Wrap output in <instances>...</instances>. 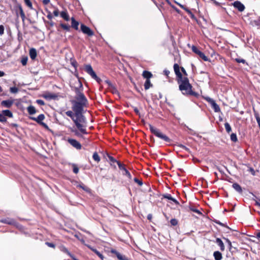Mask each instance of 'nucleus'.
Wrapping results in <instances>:
<instances>
[{"label": "nucleus", "mask_w": 260, "mask_h": 260, "mask_svg": "<svg viewBox=\"0 0 260 260\" xmlns=\"http://www.w3.org/2000/svg\"><path fill=\"white\" fill-rule=\"evenodd\" d=\"M46 244L49 247H52V248H54L55 247V245L54 244H53L52 243H49V242H46Z\"/></svg>", "instance_id": "nucleus-50"}, {"label": "nucleus", "mask_w": 260, "mask_h": 260, "mask_svg": "<svg viewBox=\"0 0 260 260\" xmlns=\"http://www.w3.org/2000/svg\"><path fill=\"white\" fill-rule=\"evenodd\" d=\"M117 165L119 167V168L124 172L123 174L127 176L129 179H131L132 176L129 172L125 168L124 165L120 162H117Z\"/></svg>", "instance_id": "nucleus-9"}, {"label": "nucleus", "mask_w": 260, "mask_h": 260, "mask_svg": "<svg viewBox=\"0 0 260 260\" xmlns=\"http://www.w3.org/2000/svg\"><path fill=\"white\" fill-rule=\"evenodd\" d=\"M106 83L108 84V88L112 93L118 94V90L110 81H106Z\"/></svg>", "instance_id": "nucleus-12"}, {"label": "nucleus", "mask_w": 260, "mask_h": 260, "mask_svg": "<svg viewBox=\"0 0 260 260\" xmlns=\"http://www.w3.org/2000/svg\"><path fill=\"white\" fill-rule=\"evenodd\" d=\"M216 243L220 247V250L223 251L224 249V245L221 240L219 238H216Z\"/></svg>", "instance_id": "nucleus-19"}, {"label": "nucleus", "mask_w": 260, "mask_h": 260, "mask_svg": "<svg viewBox=\"0 0 260 260\" xmlns=\"http://www.w3.org/2000/svg\"><path fill=\"white\" fill-rule=\"evenodd\" d=\"M76 99L77 101L76 102H78L79 103L86 104L87 103V100L85 98L84 94L80 92L77 94V96L76 97Z\"/></svg>", "instance_id": "nucleus-7"}, {"label": "nucleus", "mask_w": 260, "mask_h": 260, "mask_svg": "<svg viewBox=\"0 0 260 260\" xmlns=\"http://www.w3.org/2000/svg\"><path fill=\"white\" fill-rule=\"evenodd\" d=\"M14 100L9 99L8 100L3 101L1 102V105L6 108H10L14 104Z\"/></svg>", "instance_id": "nucleus-11"}, {"label": "nucleus", "mask_w": 260, "mask_h": 260, "mask_svg": "<svg viewBox=\"0 0 260 260\" xmlns=\"http://www.w3.org/2000/svg\"><path fill=\"white\" fill-rule=\"evenodd\" d=\"M236 61L238 63H245V60L242 58H236Z\"/></svg>", "instance_id": "nucleus-45"}, {"label": "nucleus", "mask_w": 260, "mask_h": 260, "mask_svg": "<svg viewBox=\"0 0 260 260\" xmlns=\"http://www.w3.org/2000/svg\"><path fill=\"white\" fill-rule=\"evenodd\" d=\"M179 147L187 151H189V149L187 147H186L185 146H183L182 145H180Z\"/></svg>", "instance_id": "nucleus-51"}, {"label": "nucleus", "mask_w": 260, "mask_h": 260, "mask_svg": "<svg viewBox=\"0 0 260 260\" xmlns=\"http://www.w3.org/2000/svg\"><path fill=\"white\" fill-rule=\"evenodd\" d=\"M27 59L26 58H23L21 60V63L23 66H25L27 63Z\"/></svg>", "instance_id": "nucleus-49"}, {"label": "nucleus", "mask_w": 260, "mask_h": 260, "mask_svg": "<svg viewBox=\"0 0 260 260\" xmlns=\"http://www.w3.org/2000/svg\"><path fill=\"white\" fill-rule=\"evenodd\" d=\"M92 157H93V159L97 161V162H99L101 160L100 159V157L99 156V155H98V154L97 153V152H95L93 154V156H92Z\"/></svg>", "instance_id": "nucleus-33"}, {"label": "nucleus", "mask_w": 260, "mask_h": 260, "mask_svg": "<svg viewBox=\"0 0 260 260\" xmlns=\"http://www.w3.org/2000/svg\"><path fill=\"white\" fill-rule=\"evenodd\" d=\"M53 14L54 15V16H58V15H59V11L58 10H55L54 12H53Z\"/></svg>", "instance_id": "nucleus-52"}, {"label": "nucleus", "mask_w": 260, "mask_h": 260, "mask_svg": "<svg viewBox=\"0 0 260 260\" xmlns=\"http://www.w3.org/2000/svg\"><path fill=\"white\" fill-rule=\"evenodd\" d=\"M233 6L239 11L242 12L245 9V6L239 1H236L233 3Z\"/></svg>", "instance_id": "nucleus-13"}, {"label": "nucleus", "mask_w": 260, "mask_h": 260, "mask_svg": "<svg viewBox=\"0 0 260 260\" xmlns=\"http://www.w3.org/2000/svg\"><path fill=\"white\" fill-rule=\"evenodd\" d=\"M7 121V118L4 116L3 113H0V121L1 122H6Z\"/></svg>", "instance_id": "nucleus-37"}, {"label": "nucleus", "mask_w": 260, "mask_h": 260, "mask_svg": "<svg viewBox=\"0 0 260 260\" xmlns=\"http://www.w3.org/2000/svg\"><path fill=\"white\" fill-rule=\"evenodd\" d=\"M231 139L233 142H236L237 141V138L236 135L235 134H232L231 135Z\"/></svg>", "instance_id": "nucleus-39"}, {"label": "nucleus", "mask_w": 260, "mask_h": 260, "mask_svg": "<svg viewBox=\"0 0 260 260\" xmlns=\"http://www.w3.org/2000/svg\"><path fill=\"white\" fill-rule=\"evenodd\" d=\"M191 49L193 52L199 55V56L205 61H208V57L201 51H200L196 46H192Z\"/></svg>", "instance_id": "nucleus-6"}, {"label": "nucleus", "mask_w": 260, "mask_h": 260, "mask_svg": "<svg viewBox=\"0 0 260 260\" xmlns=\"http://www.w3.org/2000/svg\"><path fill=\"white\" fill-rule=\"evenodd\" d=\"M5 75L4 72L0 71V77H3Z\"/></svg>", "instance_id": "nucleus-59"}, {"label": "nucleus", "mask_w": 260, "mask_h": 260, "mask_svg": "<svg viewBox=\"0 0 260 260\" xmlns=\"http://www.w3.org/2000/svg\"><path fill=\"white\" fill-rule=\"evenodd\" d=\"M225 128L228 133H230L232 131L231 127L230 125L228 123H225L224 124Z\"/></svg>", "instance_id": "nucleus-35"}, {"label": "nucleus", "mask_w": 260, "mask_h": 260, "mask_svg": "<svg viewBox=\"0 0 260 260\" xmlns=\"http://www.w3.org/2000/svg\"><path fill=\"white\" fill-rule=\"evenodd\" d=\"M81 29L84 34H86L89 36H92L93 35V31H92L88 27L84 25V24H81Z\"/></svg>", "instance_id": "nucleus-8"}, {"label": "nucleus", "mask_w": 260, "mask_h": 260, "mask_svg": "<svg viewBox=\"0 0 260 260\" xmlns=\"http://www.w3.org/2000/svg\"><path fill=\"white\" fill-rule=\"evenodd\" d=\"M257 237L258 238H260V233H258L257 234Z\"/></svg>", "instance_id": "nucleus-62"}, {"label": "nucleus", "mask_w": 260, "mask_h": 260, "mask_svg": "<svg viewBox=\"0 0 260 260\" xmlns=\"http://www.w3.org/2000/svg\"><path fill=\"white\" fill-rule=\"evenodd\" d=\"M92 250L99 256V257L101 259H103L104 258V256H103V255L100 252H99L98 251H97L95 249H92Z\"/></svg>", "instance_id": "nucleus-40"}, {"label": "nucleus", "mask_w": 260, "mask_h": 260, "mask_svg": "<svg viewBox=\"0 0 260 260\" xmlns=\"http://www.w3.org/2000/svg\"><path fill=\"white\" fill-rule=\"evenodd\" d=\"M152 86L150 83V80H146L144 84V87L146 90L148 89L150 87Z\"/></svg>", "instance_id": "nucleus-32"}, {"label": "nucleus", "mask_w": 260, "mask_h": 260, "mask_svg": "<svg viewBox=\"0 0 260 260\" xmlns=\"http://www.w3.org/2000/svg\"><path fill=\"white\" fill-rule=\"evenodd\" d=\"M29 55L32 59L36 58L37 56V51L34 48H31L29 50Z\"/></svg>", "instance_id": "nucleus-17"}, {"label": "nucleus", "mask_w": 260, "mask_h": 260, "mask_svg": "<svg viewBox=\"0 0 260 260\" xmlns=\"http://www.w3.org/2000/svg\"><path fill=\"white\" fill-rule=\"evenodd\" d=\"M248 171H249V172H250L251 173V174L253 176L255 175V173L256 172L254 171V170L253 169H252V168H250L249 169H248Z\"/></svg>", "instance_id": "nucleus-46"}, {"label": "nucleus", "mask_w": 260, "mask_h": 260, "mask_svg": "<svg viewBox=\"0 0 260 260\" xmlns=\"http://www.w3.org/2000/svg\"><path fill=\"white\" fill-rule=\"evenodd\" d=\"M178 83L179 84V90L183 94H192L191 91V85L189 82L188 79L186 77H183L181 79H178Z\"/></svg>", "instance_id": "nucleus-2"}, {"label": "nucleus", "mask_w": 260, "mask_h": 260, "mask_svg": "<svg viewBox=\"0 0 260 260\" xmlns=\"http://www.w3.org/2000/svg\"><path fill=\"white\" fill-rule=\"evenodd\" d=\"M27 110L29 114H34L36 112L35 108L32 106L28 107Z\"/></svg>", "instance_id": "nucleus-27"}, {"label": "nucleus", "mask_w": 260, "mask_h": 260, "mask_svg": "<svg viewBox=\"0 0 260 260\" xmlns=\"http://www.w3.org/2000/svg\"><path fill=\"white\" fill-rule=\"evenodd\" d=\"M71 21H72V27L76 29H78V25H79L78 22L76 21L75 19L73 17H72L71 18Z\"/></svg>", "instance_id": "nucleus-25"}, {"label": "nucleus", "mask_w": 260, "mask_h": 260, "mask_svg": "<svg viewBox=\"0 0 260 260\" xmlns=\"http://www.w3.org/2000/svg\"><path fill=\"white\" fill-rule=\"evenodd\" d=\"M25 4L30 8H32V4L30 0H24Z\"/></svg>", "instance_id": "nucleus-43"}, {"label": "nucleus", "mask_w": 260, "mask_h": 260, "mask_svg": "<svg viewBox=\"0 0 260 260\" xmlns=\"http://www.w3.org/2000/svg\"><path fill=\"white\" fill-rule=\"evenodd\" d=\"M142 75L144 78L146 79V80H149V79L152 76V75L150 72L146 71L143 72Z\"/></svg>", "instance_id": "nucleus-22"}, {"label": "nucleus", "mask_w": 260, "mask_h": 260, "mask_svg": "<svg viewBox=\"0 0 260 260\" xmlns=\"http://www.w3.org/2000/svg\"><path fill=\"white\" fill-rule=\"evenodd\" d=\"M256 205L260 207V203H256Z\"/></svg>", "instance_id": "nucleus-64"}, {"label": "nucleus", "mask_w": 260, "mask_h": 260, "mask_svg": "<svg viewBox=\"0 0 260 260\" xmlns=\"http://www.w3.org/2000/svg\"><path fill=\"white\" fill-rule=\"evenodd\" d=\"M85 70L93 79L96 80L98 82H99V80H100V78L96 76L95 73L94 72L90 65H86L85 67Z\"/></svg>", "instance_id": "nucleus-5"}, {"label": "nucleus", "mask_w": 260, "mask_h": 260, "mask_svg": "<svg viewBox=\"0 0 260 260\" xmlns=\"http://www.w3.org/2000/svg\"><path fill=\"white\" fill-rule=\"evenodd\" d=\"M63 250H64V251L67 252H68L67 249L65 248H63Z\"/></svg>", "instance_id": "nucleus-63"}, {"label": "nucleus", "mask_w": 260, "mask_h": 260, "mask_svg": "<svg viewBox=\"0 0 260 260\" xmlns=\"http://www.w3.org/2000/svg\"><path fill=\"white\" fill-rule=\"evenodd\" d=\"M111 252L113 254L114 256L115 255L119 260H124V258L122 255L119 252H117L116 250L112 249L111 250Z\"/></svg>", "instance_id": "nucleus-16"}, {"label": "nucleus", "mask_w": 260, "mask_h": 260, "mask_svg": "<svg viewBox=\"0 0 260 260\" xmlns=\"http://www.w3.org/2000/svg\"><path fill=\"white\" fill-rule=\"evenodd\" d=\"M10 91L12 93H16L17 92H18V88L17 87H11L10 88Z\"/></svg>", "instance_id": "nucleus-36"}, {"label": "nucleus", "mask_w": 260, "mask_h": 260, "mask_svg": "<svg viewBox=\"0 0 260 260\" xmlns=\"http://www.w3.org/2000/svg\"><path fill=\"white\" fill-rule=\"evenodd\" d=\"M66 114L72 118L77 128L79 130V131L77 130H72L76 136L82 137L81 133L83 134H87L86 130V120L85 118H83L81 116L79 117L78 116H76V114H74L71 111H67Z\"/></svg>", "instance_id": "nucleus-1"}, {"label": "nucleus", "mask_w": 260, "mask_h": 260, "mask_svg": "<svg viewBox=\"0 0 260 260\" xmlns=\"http://www.w3.org/2000/svg\"><path fill=\"white\" fill-rule=\"evenodd\" d=\"M213 255L215 260H220L222 258L221 253L219 251H215L214 252Z\"/></svg>", "instance_id": "nucleus-29"}, {"label": "nucleus", "mask_w": 260, "mask_h": 260, "mask_svg": "<svg viewBox=\"0 0 260 260\" xmlns=\"http://www.w3.org/2000/svg\"><path fill=\"white\" fill-rule=\"evenodd\" d=\"M19 10H20V16L22 18V21H24L25 20V14L21 7H19Z\"/></svg>", "instance_id": "nucleus-34"}, {"label": "nucleus", "mask_w": 260, "mask_h": 260, "mask_svg": "<svg viewBox=\"0 0 260 260\" xmlns=\"http://www.w3.org/2000/svg\"><path fill=\"white\" fill-rule=\"evenodd\" d=\"M69 142L75 148L80 149L81 148V145L77 141L74 139L69 140Z\"/></svg>", "instance_id": "nucleus-14"}, {"label": "nucleus", "mask_w": 260, "mask_h": 260, "mask_svg": "<svg viewBox=\"0 0 260 260\" xmlns=\"http://www.w3.org/2000/svg\"><path fill=\"white\" fill-rule=\"evenodd\" d=\"M206 100L209 102L212 108L214 109L215 112H218L220 111V108H219V107L216 104V103L215 102V101L212 100V99L210 98H206Z\"/></svg>", "instance_id": "nucleus-10"}, {"label": "nucleus", "mask_w": 260, "mask_h": 260, "mask_svg": "<svg viewBox=\"0 0 260 260\" xmlns=\"http://www.w3.org/2000/svg\"><path fill=\"white\" fill-rule=\"evenodd\" d=\"M44 98L48 100L54 99L56 96L54 94L46 93L43 95Z\"/></svg>", "instance_id": "nucleus-21"}, {"label": "nucleus", "mask_w": 260, "mask_h": 260, "mask_svg": "<svg viewBox=\"0 0 260 260\" xmlns=\"http://www.w3.org/2000/svg\"><path fill=\"white\" fill-rule=\"evenodd\" d=\"M164 198L171 200L174 202L176 204H179V202L174 198H172V196L169 194H165L163 196Z\"/></svg>", "instance_id": "nucleus-23"}, {"label": "nucleus", "mask_w": 260, "mask_h": 260, "mask_svg": "<svg viewBox=\"0 0 260 260\" xmlns=\"http://www.w3.org/2000/svg\"><path fill=\"white\" fill-rule=\"evenodd\" d=\"M37 103L40 105H44L45 104L44 102L42 100H37Z\"/></svg>", "instance_id": "nucleus-48"}, {"label": "nucleus", "mask_w": 260, "mask_h": 260, "mask_svg": "<svg viewBox=\"0 0 260 260\" xmlns=\"http://www.w3.org/2000/svg\"><path fill=\"white\" fill-rule=\"evenodd\" d=\"M164 73L166 76H168L169 74L170 73V72L169 71L165 70L164 71Z\"/></svg>", "instance_id": "nucleus-58"}, {"label": "nucleus", "mask_w": 260, "mask_h": 260, "mask_svg": "<svg viewBox=\"0 0 260 260\" xmlns=\"http://www.w3.org/2000/svg\"><path fill=\"white\" fill-rule=\"evenodd\" d=\"M134 110H135V111L136 112V113H137V114H138V113H139V110H138V109L135 108V109H134Z\"/></svg>", "instance_id": "nucleus-60"}, {"label": "nucleus", "mask_w": 260, "mask_h": 260, "mask_svg": "<svg viewBox=\"0 0 260 260\" xmlns=\"http://www.w3.org/2000/svg\"><path fill=\"white\" fill-rule=\"evenodd\" d=\"M49 2H50V0H43V3L45 5H47V4H49Z\"/></svg>", "instance_id": "nucleus-53"}, {"label": "nucleus", "mask_w": 260, "mask_h": 260, "mask_svg": "<svg viewBox=\"0 0 260 260\" xmlns=\"http://www.w3.org/2000/svg\"><path fill=\"white\" fill-rule=\"evenodd\" d=\"M76 187L81 188L83 190H85L86 192L90 191V189L88 187L84 185L83 184H79V183H76Z\"/></svg>", "instance_id": "nucleus-20"}, {"label": "nucleus", "mask_w": 260, "mask_h": 260, "mask_svg": "<svg viewBox=\"0 0 260 260\" xmlns=\"http://www.w3.org/2000/svg\"><path fill=\"white\" fill-rule=\"evenodd\" d=\"M170 222L171 224L174 226L178 224V221L175 218L172 219L170 221Z\"/></svg>", "instance_id": "nucleus-42"}, {"label": "nucleus", "mask_w": 260, "mask_h": 260, "mask_svg": "<svg viewBox=\"0 0 260 260\" xmlns=\"http://www.w3.org/2000/svg\"><path fill=\"white\" fill-rule=\"evenodd\" d=\"M233 187L238 192L241 193L242 191L241 187L238 183H234L232 185Z\"/></svg>", "instance_id": "nucleus-26"}, {"label": "nucleus", "mask_w": 260, "mask_h": 260, "mask_svg": "<svg viewBox=\"0 0 260 260\" xmlns=\"http://www.w3.org/2000/svg\"><path fill=\"white\" fill-rule=\"evenodd\" d=\"M225 240H226V241L228 242V244H229V246L230 247H231V242H230V240H229V239H225Z\"/></svg>", "instance_id": "nucleus-56"}, {"label": "nucleus", "mask_w": 260, "mask_h": 260, "mask_svg": "<svg viewBox=\"0 0 260 260\" xmlns=\"http://www.w3.org/2000/svg\"><path fill=\"white\" fill-rule=\"evenodd\" d=\"M193 212H195L196 213H198L199 214H201V213L197 209H191Z\"/></svg>", "instance_id": "nucleus-55"}, {"label": "nucleus", "mask_w": 260, "mask_h": 260, "mask_svg": "<svg viewBox=\"0 0 260 260\" xmlns=\"http://www.w3.org/2000/svg\"><path fill=\"white\" fill-rule=\"evenodd\" d=\"M149 128L151 132L155 135L156 137L159 138L164 140L165 141L169 142L170 141V139L166 135L163 134L161 132H160L158 129L155 128L152 125L149 126Z\"/></svg>", "instance_id": "nucleus-4"}, {"label": "nucleus", "mask_w": 260, "mask_h": 260, "mask_svg": "<svg viewBox=\"0 0 260 260\" xmlns=\"http://www.w3.org/2000/svg\"><path fill=\"white\" fill-rule=\"evenodd\" d=\"M41 124H42L43 125H44V126H45V127H47V125H46L45 123H43V122H42V123H41Z\"/></svg>", "instance_id": "nucleus-61"}, {"label": "nucleus", "mask_w": 260, "mask_h": 260, "mask_svg": "<svg viewBox=\"0 0 260 260\" xmlns=\"http://www.w3.org/2000/svg\"><path fill=\"white\" fill-rule=\"evenodd\" d=\"M44 115L43 114H40L37 117V118H34V119L38 123H40L42 120L44 119Z\"/></svg>", "instance_id": "nucleus-31"}, {"label": "nucleus", "mask_w": 260, "mask_h": 260, "mask_svg": "<svg viewBox=\"0 0 260 260\" xmlns=\"http://www.w3.org/2000/svg\"><path fill=\"white\" fill-rule=\"evenodd\" d=\"M174 69L178 79H181L183 77L180 72L179 66L178 64L176 63L174 65Z\"/></svg>", "instance_id": "nucleus-15"}, {"label": "nucleus", "mask_w": 260, "mask_h": 260, "mask_svg": "<svg viewBox=\"0 0 260 260\" xmlns=\"http://www.w3.org/2000/svg\"><path fill=\"white\" fill-rule=\"evenodd\" d=\"M72 64L74 67H76L77 62L75 61H73L72 62Z\"/></svg>", "instance_id": "nucleus-57"}, {"label": "nucleus", "mask_w": 260, "mask_h": 260, "mask_svg": "<svg viewBox=\"0 0 260 260\" xmlns=\"http://www.w3.org/2000/svg\"><path fill=\"white\" fill-rule=\"evenodd\" d=\"M72 167L73 168V172L75 174H77L79 172V168L75 164H73Z\"/></svg>", "instance_id": "nucleus-38"}, {"label": "nucleus", "mask_w": 260, "mask_h": 260, "mask_svg": "<svg viewBox=\"0 0 260 260\" xmlns=\"http://www.w3.org/2000/svg\"><path fill=\"white\" fill-rule=\"evenodd\" d=\"M60 16L66 21L69 20V16L67 11H62L60 13Z\"/></svg>", "instance_id": "nucleus-28"}, {"label": "nucleus", "mask_w": 260, "mask_h": 260, "mask_svg": "<svg viewBox=\"0 0 260 260\" xmlns=\"http://www.w3.org/2000/svg\"><path fill=\"white\" fill-rule=\"evenodd\" d=\"M60 25H61V27L63 29H65V30H69V29H70V26H69L68 25H67V24H60Z\"/></svg>", "instance_id": "nucleus-41"}, {"label": "nucleus", "mask_w": 260, "mask_h": 260, "mask_svg": "<svg viewBox=\"0 0 260 260\" xmlns=\"http://www.w3.org/2000/svg\"><path fill=\"white\" fill-rule=\"evenodd\" d=\"M107 155L108 158L109 159L110 161H111V164H110L111 166H113L114 168H115L116 166L114 164L115 163L117 164L118 161L115 158H114V157L109 155L108 154H107Z\"/></svg>", "instance_id": "nucleus-18"}, {"label": "nucleus", "mask_w": 260, "mask_h": 260, "mask_svg": "<svg viewBox=\"0 0 260 260\" xmlns=\"http://www.w3.org/2000/svg\"><path fill=\"white\" fill-rule=\"evenodd\" d=\"M4 32V27L3 25H0V35H2Z\"/></svg>", "instance_id": "nucleus-47"}, {"label": "nucleus", "mask_w": 260, "mask_h": 260, "mask_svg": "<svg viewBox=\"0 0 260 260\" xmlns=\"http://www.w3.org/2000/svg\"><path fill=\"white\" fill-rule=\"evenodd\" d=\"M181 71L183 72V73L184 74V75L187 76V73L186 72V71L183 67L181 68Z\"/></svg>", "instance_id": "nucleus-54"}, {"label": "nucleus", "mask_w": 260, "mask_h": 260, "mask_svg": "<svg viewBox=\"0 0 260 260\" xmlns=\"http://www.w3.org/2000/svg\"><path fill=\"white\" fill-rule=\"evenodd\" d=\"M73 110L76 114V116H81L83 118H85V117L82 115V112L83 111V107L86 105L84 104L79 103L78 102L72 101Z\"/></svg>", "instance_id": "nucleus-3"}, {"label": "nucleus", "mask_w": 260, "mask_h": 260, "mask_svg": "<svg viewBox=\"0 0 260 260\" xmlns=\"http://www.w3.org/2000/svg\"><path fill=\"white\" fill-rule=\"evenodd\" d=\"M2 113H3L5 117L7 116L10 118L13 117L12 113L9 110H3Z\"/></svg>", "instance_id": "nucleus-24"}, {"label": "nucleus", "mask_w": 260, "mask_h": 260, "mask_svg": "<svg viewBox=\"0 0 260 260\" xmlns=\"http://www.w3.org/2000/svg\"><path fill=\"white\" fill-rule=\"evenodd\" d=\"M134 181L136 183H137L140 186L142 185L143 182L142 180H139L137 178H134Z\"/></svg>", "instance_id": "nucleus-44"}, {"label": "nucleus", "mask_w": 260, "mask_h": 260, "mask_svg": "<svg viewBox=\"0 0 260 260\" xmlns=\"http://www.w3.org/2000/svg\"><path fill=\"white\" fill-rule=\"evenodd\" d=\"M1 221L3 223H7L9 224H13L15 223V221L13 219L10 218L3 219L1 220Z\"/></svg>", "instance_id": "nucleus-30"}]
</instances>
